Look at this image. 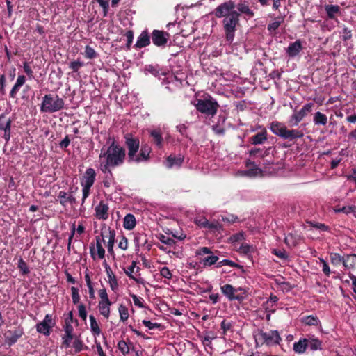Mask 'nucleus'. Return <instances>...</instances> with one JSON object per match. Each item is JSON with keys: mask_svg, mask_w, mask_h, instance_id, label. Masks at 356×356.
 <instances>
[{"mask_svg": "<svg viewBox=\"0 0 356 356\" xmlns=\"http://www.w3.org/2000/svg\"><path fill=\"white\" fill-rule=\"evenodd\" d=\"M234 1L229 0L219 4L211 13L216 18H222V25L226 40L232 43L234 39L237 26L240 25V13L236 10Z\"/></svg>", "mask_w": 356, "mask_h": 356, "instance_id": "nucleus-1", "label": "nucleus"}, {"mask_svg": "<svg viewBox=\"0 0 356 356\" xmlns=\"http://www.w3.org/2000/svg\"><path fill=\"white\" fill-rule=\"evenodd\" d=\"M108 147L101 149L99 159L100 170L103 173L111 172V170L124 164L126 159V149L121 146L114 137H109Z\"/></svg>", "mask_w": 356, "mask_h": 356, "instance_id": "nucleus-2", "label": "nucleus"}, {"mask_svg": "<svg viewBox=\"0 0 356 356\" xmlns=\"http://www.w3.org/2000/svg\"><path fill=\"white\" fill-rule=\"evenodd\" d=\"M270 129L275 135L284 140H294L304 136L302 130L289 129L286 126L278 121H273L270 124Z\"/></svg>", "mask_w": 356, "mask_h": 356, "instance_id": "nucleus-3", "label": "nucleus"}, {"mask_svg": "<svg viewBox=\"0 0 356 356\" xmlns=\"http://www.w3.org/2000/svg\"><path fill=\"white\" fill-rule=\"evenodd\" d=\"M65 102L58 95L47 94L43 97L40 111L42 113H52L64 108Z\"/></svg>", "mask_w": 356, "mask_h": 356, "instance_id": "nucleus-4", "label": "nucleus"}, {"mask_svg": "<svg viewBox=\"0 0 356 356\" xmlns=\"http://www.w3.org/2000/svg\"><path fill=\"white\" fill-rule=\"evenodd\" d=\"M194 106L198 112L211 117L217 113L220 107L218 102L210 95L204 99H196Z\"/></svg>", "mask_w": 356, "mask_h": 356, "instance_id": "nucleus-5", "label": "nucleus"}, {"mask_svg": "<svg viewBox=\"0 0 356 356\" xmlns=\"http://www.w3.org/2000/svg\"><path fill=\"white\" fill-rule=\"evenodd\" d=\"M219 253L218 250H213L211 248L204 246L196 250L195 257L204 267H210L219 260Z\"/></svg>", "mask_w": 356, "mask_h": 356, "instance_id": "nucleus-6", "label": "nucleus"}, {"mask_svg": "<svg viewBox=\"0 0 356 356\" xmlns=\"http://www.w3.org/2000/svg\"><path fill=\"white\" fill-rule=\"evenodd\" d=\"M256 342L261 343V345L265 344L268 346H273L280 344L282 338L277 330H270L264 332L259 330L254 335Z\"/></svg>", "mask_w": 356, "mask_h": 356, "instance_id": "nucleus-7", "label": "nucleus"}, {"mask_svg": "<svg viewBox=\"0 0 356 356\" xmlns=\"http://www.w3.org/2000/svg\"><path fill=\"white\" fill-rule=\"evenodd\" d=\"M124 145L127 149V161L129 163H134L139 151L140 140L138 137L134 136L131 134H127L124 136Z\"/></svg>", "mask_w": 356, "mask_h": 356, "instance_id": "nucleus-8", "label": "nucleus"}, {"mask_svg": "<svg viewBox=\"0 0 356 356\" xmlns=\"http://www.w3.org/2000/svg\"><path fill=\"white\" fill-rule=\"evenodd\" d=\"M314 107V104L309 102L304 105L299 111L294 112L289 120L290 126H298V124L307 115V114L312 112Z\"/></svg>", "mask_w": 356, "mask_h": 356, "instance_id": "nucleus-9", "label": "nucleus"}, {"mask_svg": "<svg viewBox=\"0 0 356 356\" xmlns=\"http://www.w3.org/2000/svg\"><path fill=\"white\" fill-rule=\"evenodd\" d=\"M24 333V328L20 325L15 327L13 330H7L5 333L6 343L10 346H13L22 337Z\"/></svg>", "mask_w": 356, "mask_h": 356, "instance_id": "nucleus-10", "label": "nucleus"}, {"mask_svg": "<svg viewBox=\"0 0 356 356\" xmlns=\"http://www.w3.org/2000/svg\"><path fill=\"white\" fill-rule=\"evenodd\" d=\"M170 34L168 32L154 29L152 33V42L155 46L164 47L168 40Z\"/></svg>", "mask_w": 356, "mask_h": 356, "instance_id": "nucleus-11", "label": "nucleus"}, {"mask_svg": "<svg viewBox=\"0 0 356 356\" xmlns=\"http://www.w3.org/2000/svg\"><path fill=\"white\" fill-rule=\"evenodd\" d=\"M138 154H137L134 160L135 163H140L142 162H147L150 159V153L152 152V148L147 144H142L140 145Z\"/></svg>", "mask_w": 356, "mask_h": 356, "instance_id": "nucleus-12", "label": "nucleus"}, {"mask_svg": "<svg viewBox=\"0 0 356 356\" xmlns=\"http://www.w3.org/2000/svg\"><path fill=\"white\" fill-rule=\"evenodd\" d=\"M220 290L223 295L225 296L229 300H238L239 302L243 301L242 296L238 294H234L235 288L232 285L226 284L220 286Z\"/></svg>", "mask_w": 356, "mask_h": 356, "instance_id": "nucleus-13", "label": "nucleus"}, {"mask_svg": "<svg viewBox=\"0 0 356 356\" xmlns=\"http://www.w3.org/2000/svg\"><path fill=\"white\" fill-rule=\"evenodd\" d=\"M95 218L99 220H107L109 216V207L107 203L100 201L99 204L95 207Z\"/></svg>", "mask_w": 356, "mask_h": 356, "instance_id": "nucleus-14", "label": "nucleus"}, {"mask_svg": "<svg viewBox=\"0 0 356 356\" xmlns=\"http://www.w3.org/2000/svg\"><path fill=\"white\" fill-rule=\"evenodd\" d=\"M245 166L248 169L243 171V174L248 177H255L262 174L261 170L257 166L254 161L247 160L245 161Z\"/></svg>", "mask_w": 356, "mask_h": 356, "instance_id": "nucleus-15", "label": "nucleus"}, {"mask_svg": "<svg viewBox=\"0 0 356 356\" xmlns=\"http://www.w3.org/2000/svg\"><path fill=\"white\" fill-rule=\"evenodd\" d=\"M96 177V172L93 168H88L81 179V185L92 186Z\"/></svg>", "mask_w": 356, "mask_h": 356, "instance_id": "nucleus-16", "label": "nucleus"}, {"mask_svg": "<svg viewBox=\"0 0 356 356\" xmlns=\"http://www.w3.org/2000/svg\"><path fill=\"white\" fill-rule=\"evenodd\" d=\"M150 44V36L147 29L142 31L138 37L137 41L134 45L136 49H141Z\"/></svg>", "mask_w": 356, "mask_h": 356, "instance_id": "nucleus-17", "label": "nucleus"}, {"mask_svg": "<svg viewBox=\"0 0 356 356\" xmlns=\"http://www.w3.org/2000/svg\"><path fill=\"white\" fill-rule=\"evenodd\" d=\"M302 49V42L300 40H297L289 44L286 49V54L289 57L294 58L300 54Z\"/></svg>", "mask_w": 356, "mask_h": 356, "instance_id": "nucleus-18", "label": "nucleus"}, {"mask_svg": "<svg viewBox=\"0 0 356 356\" xmlns=\"http://www.w3.org/2000/svg\"><path fill=\"white\" fill-rule=\"evenodd\" d=\"M237 8V12L240 13V16L243 14L249 19L252 18L254 16V13L252 10L250 9L249 5L245 1H241L237 6H236Z\"/></svg>", "mask_w": 356, "mask_h": 356, "instance_id": "nucleus-19", "label": "nucleus"}, {"mask_svg": "<svg viewBox=\"0 0 356 356\" xmlns=\"http://www.w3.org/2000/svg\"><path fill=\"white\" fill-rule=\"evenodd\" d=\"M343 266L346 270H354L356 268V254H344Z\"/></svg>", "mask_w": 356, "mask_h": 356, "instance_id": "nucleus-20", "label": "nucleus"}, {"mask_svg": "<svg viewBox=\"0 0 356 356\" xmlns=\"http://www.w3.org/2000/svg\"><path fill=\"white\" fill-rule=\"evenodd\" d=\"M149 136L152 138V143L161 149L163 145V138L160 129H153L149 132Z\"/></svg>", "mask_w": 356, "mask_h": 356, "instance_id": "nucleus-21", "label": "nucleus"}, {"mask_svg": "<svg viewBox=\"0 0 356 356\" xmlns=\"http://www.w3.org/2000/svg\"><path fill=\"white\" fill-rule=\"evenodd\" d=\"M267 135L268 134L266 130L264 129L262 131L258 132L250 137V142L251 144L254 145L264 144L268 139Z\"/></svg>", "mask_w": 356, "mask_h": 356, "instance_id": "nucleus-22", "label": "nucleus"}, {"mask_svg": "<svg viewBox=\"0 0 356 356\" xmlns=\"http://www.w3.org/2000/svg\"><path fill=\"white\" fill-rule=\"evenodd\" d=\"M184 162V156L179 155L175 156L170 155L166 159V167L168 168H172L174 166L180 167Z\"/></svg>", "mask_w": 356, "mask_h": 356, "instance_id": "nucleus-23", "label": "nucleus"}, {"mask_svg": "<svg viewBox=\"0 0 356 356\" xmlns=\"http://www.w3.org/2000/svg\"><path fill=\"white\" fill-rule=\"evenodd\" d=\"M308 348L307 338H300L298 341L293 343V351L298 354L304 353Z\"/></svg>", "mask_w": 356, "mask_h": 356, "instance_id": "nucleus-24", "label": "nucleus"}, {"mask_svg": "<svg viewBox=\"0 0 356 356\" xmlns=\"http://www.w3.org/2000/svg\"><path fill=\"white\" fill-rule=\"evenodd\" d=\"M340 6L338 5H325V10L329 19H333L336 15L340 14Z\"/></svg>", "mask_w": 356, "mask_h": 356, "instance_id": "nucleus-25", "label": "nucleus"}, {"mask_svg": "<svg viewBox=\"0 0 356 356\" xmlns=\"http://www.w3.org/2000/svg\"><path fill=\"white\" fill-rule=\"evenodd\" d=\"M308 341V347L312 350H322V341L314 337V336H309L307 338Z\"/></svg>", "mask_w": 356, "mask_h": 356, "instance_id": "nucleus-26", "label": "nucleus"}, {"mask_svg": "<svg viewBox=\"0 0 356 356\" xmlns=\"http://www.w3.org/2000/svg\"><path fill=\"white\" fill-rule=\"evenodd\" d=\"M136 224V218L133 214H127L124 218L123 226L124 229L131 230L135 227Z\"/></svg>", "mask_w": 356, "mask_h": 356, "instance_id": "nucleus-27", "label": "nucleus"}, {"mask_svg": "<svg viewBox=\"0 0 356 356\" xmlns=\"http://www.w3.org/2000/svg\"><path fill=\"white\" fill-rule=\"evenodd\" d=\"M271 149V147L264 149L261 148H252L250 150L249 154L250 156L256 157L259 156L261 158H264L268 156L270 154V150Z\"/></svg>", "mask_w": 356, "mask_h": 356, "instance_id": "nucleus-28", "label": "nucleus"}, {"mask_svg": "<svg viewBox=\"0 0 356 356\" xmlns=\"http://www.w3.org/2000/svg\"><path fill=\"white\" fill-rule=\"evenodd\" d=\"M301 322L309 326H318L321 323L319 318L313 315L303 316L301 318Z\"/></svg>", "mask_w": 356, "mask_h": 356, "instance_id": "nucleus-29", "label": "nucleus"}, {"mask_svg": "<svg viewBox=\"0 0 356 356\" xmlns=\"http://www.w3.org/2000/svg\"><path fill=\"white\" fill-rule=\"evenodd\" d=\"M313 121L315 125L325 126L327 123V117L324 113L317 111L314 115Z\"/></svg>", "mask_w": 356, "mask_h": 356, "instance_id": "nucleus-30", "label": "nucleus"}, {"mask_svg": "<svg viewBox=\"0 0 356 356\" xmlns=\"http://www.w3.org/2000/svg\"><path fill=\"white\" fill-rule=\"evenodd\" d=\"M329 256L330 263L332 266L337 267L341 264L343 265V255H341L337 252H330Z\"/></svg>", "mask_w": 356, "mask_h": 356, "instance_id": "nucleus-31", "label": "nucleus"}, {"mask_svg": "<svg viewBox=\"0 0 356 356\" xmlns=\"http://www.w3.org/2000/svg\"><path fill=\"white\" fill-rule=\"evenodd\" d=\"M106 302H99V310L100 314L104 316L106 319L109 318L110 316V306L112 305L111 302H108V304H106Z\"/></svg>", "mask_w": 356, "mask_h": 356, "instance_id": "nucleus-32", "label": "nucleus"}, {"mask_svg": "<svg viewBox=\"0 0 356 356\" xmlns=\"http://www.w3.org/2000/svg\"><path fill=\"white\" fill-rule=\"evenodd\" d=\"M35 327L38 332L43 334L45 336H49L50 334L52 328L42 321L37 323Z\"/></svg>", "mask_w": 356, "mask_h": 356, "instance_id": "nucleus-33", "label": "nucleus"}, {"mask_svg": "<svg viewBox=\"0 0 356 356\" xmlns=\"http://www.w3.org/2000/svg\"><path fill=\"white\" fill-rule=\"evenodd\" d=\"M106 274H107L108 278L109 280V284H110L111 289L113 291H116L118 288V282L116 276L113 274L111 269H109V270H107Z\"/></svg>", "mask_w": 356, "mask_h": 356, "instance_id": "nucleus-34", "label": "nucleus"}, {"mask_svg": "<svg viewBox=\"0 0 356 356\" xmlns=\"http://www.w3.org/2000/svg\"><path fill=\"white\" fill-rule=\"evenodd\" d=\"M90 323V330L91 332L95 336H99L101 333V330L99 327L98 323L96 321V318L94 316L90 315L89 316Z\"/></svg>", "mask_w": 356, "mask_h": 356, "instance_id": "nucleus-35", "label": "nucleus"}, {"mask_svg": "<svg viewBox=\"0 0 356 356\" xmlns=\"http://www.w3.org/2000/svg\"><path fill=\"white\" fill-rule=\"evenodd\" d=\"M12 120L8 119L5 122V126L2 130L4 131L3 138L8 143L10 138V129H11Z\"/></svg>", "mask_w": 356, "mask_h": 356, "instance_id": "nucleus-36", "label": "nucleus"}, {"mask_svg": "<svg viewBox=\"0 0 356 356\" xmlns=\"http://www.w3.org/2000/svg\"><path fill=\"white\" fill-rule=\"evenodd\" d=\"M233 326V321L224 319L220 323V328L222 330V334L226 335L228 331L232 330Z\"/></svg>", "mask_w": 356, "mask_h": 356, "instance_id": "nucleus-37", "label": "nucleus"}, {"mask_svg": "<svg viewBox=\"0 0 356 356\" xmlns=\"http://www.w3.org/2000/svg\"><path fill=\"white\" fill-rule=\"evenodd\" d=\"M207 229L213 233H220L223 230L222 225L217 221L209 222Z\"/></svg>", "mask_w": 356, "mask_h": 356, "instance_id": "nucleus-38", "label": "nucleus"}, {"mask_svg": "<svg viewBox=\"0 0 356 356\" xmlns=\"http://www.w3.org/2000/svg\"><path fill=\"white\" fill-rule=\"evenodd\" d=\"M137 264V262L136 261H133L131 263V265L127 268V270H124L125 274L130 278L135 281H136L138 283H140V282L137 280L132 274L135 272L136 266Z\"/></svg>", "mask_w": 356, "mask_h": 356, "instance_id": "nucleus-39", "label": "nucleus"}, {"mask_svg": "<svg viewBox=\"0 0 356 356\" xmlns=\"http://www.w3.org/2000/svg\"><path fill=\"white\" fill-rule=\"evenodd\" d=\"M120 320L123 322L127 321L129 316L128 309L126 306L121 304L118 308Z\"/></svg>", "mask_w": 356, "mask_h": 356, "instance_id": "nucleus-40", "label": "nucleus"}, {"mask_svg": "<svg viewBox=\"0 0 356 356\" xmlns=\"http://www.w3.org/2000/svg\"><path fill=\"white\" fill-rule=\"evenodd\" d=\"M68 196L69 195L67 192H65L64 191H60L58 193L57 201H58L59 203L63 207H65L67 205V203H68V199H67Z\"/></svg>", "mask_w": 356, "mask_h": 356, "instance_id": "nucleus-41", "label": "nucleus"}, {"mask_svg": "<svg viewBox=\"0 0 356 356\" xmlns=\"http://www.w3.org/2000/svg\"><path fill=\"white\" fill-rule=\"evenodd\" d=\"M17 268L19 269L22 275H27L30 273L29 268L22 258L19 259Z\"/></svg>", "mask_w": 356, "mask_h": 356, "instance_id": "nucleus-42", "label": "nucleus"}, {"mask_svg": "<svg viewBox=\"0 0 356 356\" xmlns=\"http://www.w3.org/2000/svg\"><path fill=\"white\" fill-rule=\"evenodd\" d=\"M307 224H309L310 227L320 229L321 231L326 232L329 230V227L324 223L308 221Z\"/></svg>", "mask_w": 356, "mask_h": 356, "instance_id": "nucleus-43", "label": "nucleus"}, {"mask_svg": "<svg viewBox=\"0 0 356 356\" xmlns=\"http://www.w3.org/2000/svg\"><path fill=\"white\" fill-rule=\"evenodd\" d=\"M84 55L88 59H93L97 56V52L89 45L86 46Z\"/></svg>", "mask_w": 356, "mask_h": 356, "instance_id": "nucleus-44", "label": "nucleus"}, {"mask_svg": "<svg viewBox=\"0 0 356 356\" xmlns=\"http://www.w3.org/2000/svg\"><path fill=\"white\" fill-rule=\"evenodd\" d=\"M82 188V200H81V207H83V204L86 202V200L88 197L90 193V189L92 186L81 185Z\"/></svg>", "mask_w": 356, "mask_h": 356, "instance_id": "nucleus-45", "label": "nucleus"}, {"mask_svg": "<svg viewBox=\"0 0 356 356\" xmlns=\"http://www.w3.org/2000/svg\"><path fill=\"white\" fill-rule=\"evenodd\" d=\"M118 348L123 355H127L129 353L130 348L124 340H120L118 343Z\"/></svg>", "mask_w": 356, "mask_h": 356, "instance_id": "nucleus-46", "label": "nucleus"}, {"mask_svg": "<svg viewBox=\"0 0 356 356\" xmlns=\"http://www.w3.org/2000/svg\"><path fill=\"white\" fill-rule=\"evenodd\" d=\"M254 251V247L248 243H243L238 248V252L240 253L248 254Z\"/></svg>", "mask_w": 356, "mask_h": 356, "instance_id": "nucleus-47", "label": "nucleus"}, {"mask_svg": "<svg viewBox=\"0 0 356 356\" xmlns=\"http://www.w3.org/2000/svg\"><path fill=\"white\" fill-rule=\"evenodd\" d=\"M245 240L244 232H241L232 235L229 241L230 243L241 242Z\"/></svg>", "mask_w": 356, "mask_h": 356, "instance_id": "nucleus-48", "label": "nucleus"}, {"mask_svg": "<svg viewBox=\"0 0 356 356\" xmlns=\"http://www.w3.org/2000/svg\"><path fill=\"white\" fill-rule=\"evenodd\" d=\"M23 70H24V72L28 76L29 79H32L34 78V72H33L29 63H28V62L23 63Z\"/></svg>", "mask_w": 356, "mask_h": 356, "instance_id": "nucleus-49", "label": "nucleus"}, {"mask_svg": "<svg viewBox=\"0 0 356 356\" xmlns=\"http://www.w3.org/2000/svg\"><path fill=\"white\" fill-rule=\"evenodd\" d=\"M108 175L104 177L103 180L104 186L106 188H108L113 183L114 178L112 173V170H111V172H107Z\"/></svg>", "mask_w": 356, "mask_h": 356, "instance_id": "nucleus-50", "label": "nucleus"}, {"mask_svg": "<svg viewBox=\"0 0 356 356\" xmlns=\"http://www.w3.org/2000/svg\"><path fill=\"white\" fill-rule=\"evenodd\" d=\"M159 239L161 243L169 246H173L175 244V241L173 238L163 234H161Z\"/></svg>", "mask_w": 356, "mask_h": 356, "instance_id": "nucleus-51", "label": "nucleus"}, {"mask_svg": "<svg viewBox=\"0 0 356 356\" xmlns=\"http://www.w3.org/2000/svg\"><path fill=\"white\" fill-rule=\"evenodd\" d=\"M271 252L272 254L282 259H287L289 257V254L284 250L273 249L271 250Z\"/></svg>", "mask_w": 356, "mask_h": 356, "instance_id": "nucleus-52", "label": "nucleus"}, {"mask_svg": "<svg viewBox=\"0 0 356 356\" xmlns=\"http://www.w3.org/2000/svg\"><path fill=\"white\" fill-rule=\"evenodd\" d=\"M125 36L127 37V40L126 44V48L127 50H130L134 40V31L132 30H129L126 32Z\"/></svg>", "mask_w": 356, "mask_h": 356, "instance_id": "nucleus-53", "label": "nucleus"}, {"mask_svg": "<svg viewBox=\"0 0 356 356\" xmlns=\"http://www.w3.org/2000/svg\"><path fill=\"white\" fill-rule=\"evenodd\" d=\"M71 291H72V298L73 304L76 305L79 302V300H80L79 289L74 286H72L71 288Z\"/></svg>", "mask_w": 356, "mask_h": 356, "instance_id": "nucleus-54", "label": "nucleus"}, {"mask_svg": "<svg viewBox=\"0 0 356 356\" xmlns=\"http://www.w3.org/2000/svg\"><path fill=\"white\" fill-rule=\"evenodd\" d=\"M84 65L83 62L79 60L72 61L70 63L69 67L74 72H77Z\"/></svg>", "mask_w": 356, "mask_h": 356, "instance_id": "nucleus-55", "label": "nucleus"}, {"mask_svg": "<svg viewBox=\"0 0 356 356\" xmlns=\"http://www.w3.org/2000/svg\"><path fill=\"white\" fill-rule=\"evenodd\" d=\"M352 31L346 26H343L341 33L342 34V40L347 41L352 38Z\"/></svg>", "mask_w": 356, "mask_h": 356, "instance_id": "nucleus-56", "label": "nucleus"}, {"mask_svg": "<svg viewBox=\"0 0 356 356\" xmlns=\"http://www.w3.org/2000/svg\"><path fill=\"white\" fill-rule=\"evenodd\" d=\"M72 346L74 348L75 352L79 353L83 349V341L79 337H76L73 341Z\"/></svg>", "mask_w": 356, "mask_h": 356, "instance_id": "nucleus-57", "label": "nucleus"}, {"mask_svg": "<svg viewBox=\"0 0 356 356\" xmlns=\"http://www.w3.org/2000/svg\"><path fill=\"white\" fill-rule=\"evenodd\" d=\"M142 323L147 327H148L149 330H153L155 328H160L161 327V323H152L149 320H143Z\"/></svg>", "mask_w": 356, "mask_h": 356, "instance_id": "nucleus-58", "label": "nucleus"}, {"mask_svg": "<svg viewBox=\"0 0 356 356\" xmlns=\"http://www.w3.org/2000/svg\"><path fill=\"white\" fill-rule=\"evenodd\" d=\"M319 261L322 264V270L323 273L327 277L330 276L331 271L326 261L323 258H319Z\"/></svg>", "mask_w": 356, "mask_h": 356, "instance_id": "nucleus-59", "label": "nucleus"}, {"mask_svg": "<svg viewBox=\"0 0 356 356\" xmlns=\"http://www.w3.org/2000/svg\"><path fill=\"white\" fill-rule=\"evenodd\" d=\"M277 284L280 286V289L285 292H289L292 289L293 286L289 282L283 281L282 282H277Z\"/></svg>", "mask_w": 356, "mask_h": 356, "instance_id": "nucleus-60", "label": "nucleus"}, {"mask_svg": "<svg viewBox=\"0 0 356 356\" xmlns=\"http://www.w3.org/2000/svg\"><path fill=\"white\" fill-rule=\"evenodd\" d=\"M131 297L133 299L134 303L136 306L140 308H144L143 299L140 297H138L136 294H131Z\"/></svg>", "mask_w": 356, "mask_h": 356, "instance_id": "nucleus-61", "label": "nucleus"}, {"mask_svg": "<svg viewBox=\"0 0 356 356\" xmlns=\"http://www.w3.org/2000/svg\"><path fill=\"white\" fill-rule=\"evenodd\" d=\"M99 296L101 298V300L99 302H106V304H108V302H111L108 296L106 290L105 288H103L99 291Z\"/></svg>", "mask_w": 356, "mask_h": 356, "instance_id": "nucleus-62", "label": "nucleus"}, {"mask_svg": "<svg viewBox=\"0 0 356 356\" xmlns=\"http://www.w3.org/2000/svg\"><path fill=\"white\" fill-rule=\"evenodd\" d=\"M160 275L163 277L168 279V280L172 279V274L171 271L169 270V268L168 267H165V266L161 268Z\"/></svg>", "mask_w": 356, "mask_h": 356, "instance_id": "nucleus-63", "label": "nucleus"}, {"mask_svg": "<svg viewBox=\"0 0 356 356\" xmlns=\"http://www.w3.org/2000/svg\"><path fill=\"white\" fill-rule=\"evenodd\" d=\"M79 316L83 320L86 321L87 318V312L84 305L81 304L78 306Z\"/></svg>", "mask_w": 356, "mask_h": 356, "instance_id": "nucleus-64", "label": "nucleus"}]
</instances>
